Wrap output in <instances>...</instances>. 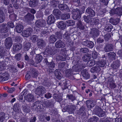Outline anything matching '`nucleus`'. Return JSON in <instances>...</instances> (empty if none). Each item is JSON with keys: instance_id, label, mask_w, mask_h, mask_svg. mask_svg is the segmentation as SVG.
Returning <instances> with one entry per match:
<instances>
[{"instance_id": "51", "label": "nucleus", "mask_w": 122, "mask_h": 122, "mask_svg": "<svg viewBox=\"0 0 122 122\" xmlns=\"http://www.w3.org/2000/svg\"><path fill=\"white\" fill-rule=\"evenodd\" d=\"M81 75L82 76H90V74L88 73L87 70L85 69L81 71Z\"/></svg>"}, {"instance_id": "10", "label": "nucleus", "mask_w": 122, "mask_h": 122, "mask_svg": "<svg viewBox=\"0 0 122 122\" xmlns=\"http://www.w3.org/2000/svg\"><path fill=\"white\" fill-rule=\"evenodd\" d=\"M40 101H36L32 105L33 107H34L36 108H37L38 109H40L42 110L44 109L45 107V105L44 104H41Z\"/></svg>"}, {"instance_id": "35", "label": "nucleus", "mask_w": 122, "mask_h": 122, "mask_svg": "<svg viewBox=\"0 0 122 122\" xmlns=\"http://www.w3.org/2000/svg\"><path fill=\"white\" fill-rule=\"evenodd\" d=\"M37 0H30L29 4L30 7H34L37 5Z\"/></svg>"}, {"instance_id": "20", "label": "nucleus", "mask_w": 122, "mask_h": 122, "mask_svg": "<svg viewBox=\"0 0 122 122\" xmlns=\"http://www.w3.org/2000/svg\"><path fill=\"white\" fill-rule=\"evenodd\" d=\"M86 103L87 108L91 109L94 107L95 105V103L93 100H88L86 101Z\"/></svg>"}, {"instance_id": "27", "label": "nucleus", "mask_w": 122, "mask_h": 122, "mask_svg": "<svg viewBox=\"0 0 122 122\" xmlns=\"http://www.w3.org/2000/svg\"><path fill=\"white\" fill-rule=\"evenodd\" d=\"M22 48L21 44L20 43H15L13 47V51H17L21 49Z\"/></svg>"}, {"instance_id": "33", "label": "nucleus", "mask_w": 122, "mask_h": 122, "mask_svg": "<svg viewBox=\"0 0 122 122\" xmlns=\"http://www.w3.org/2000/svg\"><path fill=\"white\" fill-rule=\"evenodd\" d=\"M58 27L62 30H63L65 28L66 25L65 23L63 21H61L58 22Z\"/></svg>"}, {"instance_id": "5", "label": "nucleus", "mask_w": 122, "mask_h": 122, "mask_svg": "<svg viewBox=\"0 0 122 122\" xmlns=\"http://www.w3.org/2000/svg\"><path fill=\"white\" fill-rule=\"evenodd\" d=\"M72 18L75 20H77L79 21L81 20V12L79 9H76V11L74 12H73Z\"/></svg>"}, {"instance_id": "18", "label": "nucleus", "mask_w": 122, "mask_h": 122, "mask_svg": "<svg viewBox=\"0 0 122 122\" xmlns=\"http://www.w3.org/2000/svg\"><path fill=\"white\" fill-rule=\"evenodd\" d=\"M48 20L47 22V24L50 25L54 23L56 20L55 18L54 15L51 14L49 15L48 17Z\"/></svg>"}, {"instance_id": "15", "label": "nucleus", "mask_w": 122, "mask_h": 122, "mask_svg": "<svg viewBox=\"0 0 122 122\" xmlns=\"http://www.w3.org/2000/svg\"><path fill=\"white\" fill-rule=\"evenodd\" d=\"M86 111L85 107H81L77 112L78 114L83 118L85 117L86 115Z\"/></svg>"}, {"instance_id": "43", "label": "nucleus", "mask_w": 122, "mask_h": 122, "mask_svg": "<svg viewBox=\"0 0 122 122\" xmlns=\"http://www.w3.org/2000/svg\"><path fill=\"white\" fill-rule=\"evenodd\" d=\"M99 20L98 19L93 18L92 19L90 24L92 25H96L99 24Z\"/></svg>"}, {"instance_id": "62", "label": "nucleus", "mask_w": 122, "mask_h": 122, "mask_svg": "<svg viewBox=\"0 0 122 122\" xmlns=\"http://www.w3.org/2000/svg\"><path fill=\"white\" fill-rule=\"evenodd\" d=\"M56 35L57 39H60L62 38V34L60 32H57L56 33Z\"/></svg>"}, {"instance_id": "56", "label": "nucleus", "mask_w": 122, "mask_h": 122, "mask_svg": "<svg viewBox=\"0 0 122 122\" xmlns=\"http://www.w3.org/2000/svg\"><path fill=\"white\" fill-rule=\"evenodd\" d=\"M65 73L66 76H72L73 74L71 70L69 69L66 71Z\"/></svg>"}, {"instance_id": "3", "label": "nucleus", "mask_w": 122, "mask_h": 122, "mask_svg": "<svg viewBox=\"0 0 122 122\" xmlns=\"http://www.w3.org/2000/svg\"><path fill=\"white\" fill-rule=\"evenodd\" d=\"M8 51L5 49L4 47L1 46H0V56L1 58H3L4 61L0 62V71H1L5 69L6 68L5 65L4 64L5 61L6 62V59L9 60L7 56L8 55L7 52Z\"/></svg>"}, {"instance_id": "24", "label": "nucleus", "mask_w": 122, "mask_h": 122, "mask_svg": "<svg viewBox=\"0 0 122 122\" xmlns=\"http://www.w3.org/2000/svg\"><path fill=\"white\" fill-rule=\"evenodd\" d=\"M53 97L56 101L59 102H60L62 99V97L60 94L55 93L53 95Z\"/></svg>"}, {"instance_id": "48", "label": "nucleus", "mask_w": 122, "mask_h": 122, "mask_svg": "<svg viewBox=\"0 0 122 122\" xmlns=\"http://www.w3.org/2000/svg\"><path fill=\"white\" fill-rule=\"evenodd\" d=\"M105 51L107 52L112 51L113 50L112 45L111 44H109L106 45L105 48Z\"/></svg>"}, {"instance_id": "26", "label": "nucleus", "mask_w": 122, "mask_h": 122, "mask_svg": "<svg viewBox=\"0 0 122 122\" xmlns=\"http://www.w3.org/2000/svg\"><path fill=\"white\" fill-rule=\"evenodd\" d=\"M65 111H68L70 113H71L74 110V107L72 105H68L66 106L64 108Z\"/></svg>"}, {"instance_id": "53", "label": "nucleus", "mask_w": 122, "mask_h": 122, "mask_svg": "<svg viewBox=\"0 0 122 122\" xmlns=\"http://www.w3.org/2000/svg\"><path fill=\"white\" fill-rule=\"evenodd\" d=\"M89 17V16H86L85 15L83 16L84 20L85 22L90 24V22H91V20H92V18H91Z\"/></svg>"}, {"instance_id": "8", "label": "nucleus", "mask_w": 122, "mask_h": 122, "mask_svg": "<svg viewBox=\"0 0 122 122\" xmlns=\"http://www.w3.org/2000/svg\"><path fill=\"white\" fill-rule=\"evenodd\" d=\"M13 110L16 112L18 116H19L20 117L22 116L23 114L21 112L19 108V106L17 103L14 104L13 107Z\"/></svg>"}, {"instance_id": "52", "label": "nucleus", "mask_w": 122, "mask_h": 122, "mask_svg": "<svg viewBox=\"0 0 122 122\" xmlns=\"http://www.w3.org/2000/svg\"><path fill=\"white\" fill-rule=\"evenodd\" d=\"M95 61L94 60H91L87 63L88 66L91 67L95 65Z\"/></svg>"}, {"instance_id": "64", "label": "nucleus", "mask_w": 122, "mask_h": 122, "mask_svg": "<svg viewBox=\"0 0 122 122\" xmlns=\"http://www.w3.org/2000/svg\"><path fill=\"white\" fill-rule=\"evenodd\" d=\"M24 63L22 62H19L17 63L18 67L20 68H23L24 66Z\"/></svg>"}, {"instance_id": "12", "label": "nucleus", "mask_w": 122, "mask_h": 122, "mask_svg": "<svg viewBox=\"0 0 122 122\" xmlns=\"http://www.w3.org/2000/svg\"><path fill=\"white\" fill-rule=\"evenodd\" d=\"M25 20L28 23H30L34 19L35 16L33 15H32L29 13H28L24 17Z\"/></svg>"}, {"instance_id": "6", "label": "nucleus", "mask_w": 122, "mask_h": 122, "mask_svg": "<svg viewBox=\"0 0 122 122\" xmlns=\"http://www.w3.org/2000/svg\"><path fill=\"white\" fill-rule=\"evenodd\" d=\"M30 71H27V74L25 76H26V75L28 76H38L39 72L37 69L32 68L30 69Z\"/></svg>"}, {"instance_id": "16", "label": "nucleus", "mask_w": 122, "mask_h": 122, "mask_svg": "<svg viewBox=\"0 0 122 122\" xmlns=\"http://www.w3.org/2000/svg\"><path fill=\"white\" fill-rule=\"evenodd\" d=\"M82 44L83 45L86 46L90 48H92L94 45V43L93 42L88 40L83 41Z\"/></svg>"}, {"instance_id": "13", "label": "nucleus", "mask_w": 122, "mask_h": 122, "mask_svg": "<svg viewBox=\"0 0 122 122\" xmlns=\"http://www.w3.org/2000/svg\"><path fill=\"white\" fill-rule=\"evenodd\" d=\"M113 77H108V83L109 84L110 87L111 89H114L116 87Z\"/></svg>"}, {"instance_id": "63", "label": "nucleus", "mask_w": 122, "mask_h": 122, "mask_svg": "<svg viewBox=\"0 0 122 122\" xmlns=\"http://www.w3.org/2000/svg\"><path fill=\"white\" fill-rule=\"evenodd\" d=\"M10 77H0V82H2L7 81L9 79Z\"/></svg>"}, {"instance_id": "29", "label": "nucleus", "mask_w": 122, "mask_h": 122, "mask_svg": "<svg viewBox=\"0 0 122 122\" xmlns=\"http://www.w3.org/2000/svg\"><path fill=\"white\" fill-rule=\"evenodd\" d=\"M76 24L77 28L81 30H83L84 29L85 24L84 23L82 22L81 20L78 21Z\"/></svg>"}, {"instance_id": "17", "label": "nucleus", "mask_w": 122, "mask_h": 122, "mask_svg": "<svg viewBox=\"0 0 122 122\" xmlns=\"http://www.w3.org/2000/svg\"><path fill=\"white\" fill-rule=\"evenodd\" d=\"M12 45L11 39L10 37H8L5 40V45L7 49H10Z\"/></svg>"}, {"instance_id": "14", "label": "nucleus", "mask_w": 122, "mask_h": 122, "mask_svg": "<svg viewBox=\"0 0 122 122\" xmlns=\"http://www.w3.org/2000/svg\"><path fill=\"white\" fill-rule=\"evenodd\" d=\"M37 93L39 96H42L46 92L45 88L42 86H40L37 88Z\"/></svg>"}, {"instance_id": "21", "label": "nucleus", "mask_w": 122, "mask_h": 122, "mask_svg": "<svg viewBox=\"0 0 122 122\" xmlns=\"http://www.w3.org/2000/svg\"><path fill=\"white\" fill-rule=\"evenodd\" d=\"M3 7H1L0 8V23H2L5 20V15L3 12L4 10Z\"/></svg>"}, {"instance_id": "46", "label": "nucleus", "mask_w": 122, "mask_h": 122, "mask_svg": "<svg viewBox=\"0 0 122 122\" xmlns=\"http://www.w3.org/2000/svg\"><path fill=\"white\" fill-rule=\"evenodd\" d=\"M66 23L67 26H73L75 24V22L73 20H68L66 21Z\"/></svg>"}, {"instance_id": "41", "label": "nucleus", "mask_w": 122, "mask_h": 122, "mask_svg": "<svg viewBox=\"0 0 122 122\" xmlns=\"http://www.w3.org/2000/svg\"><path fill=\"white\" fill-rule=\"evenodd\" d=\"M70 15L69 13L62 14L61 15V18L62 20H65L70 18Z\"/></svg>"}, {"instance_id": "25", "label": "nucleus", "mask_w": 122, "mask_h": 122, "mask_svg": "<svg viewBox=\"0 0 122 122\" xmlns=\"http://www.w3.org/2000/svg\"><path fill=\"white\" fill-rule=\"evenodd\" d=\"M25 99L28 102H34V97L31 94H28L26 96H24Z\"/></svg>"}, {"instance_id": "32", "label": "nucleus", "mask_w": 122, "mask_h": 122, "mask_svg": "<svg viewBox=\"0 0 122 122\" xmlns=\"http://www.w3.org/2000/svg\"><path fill=\"white\" fill-rule=\"evenodd\" d=\"M92 55L89 54H87L85 55L82 57L83 61L86 62L89 61L91 58Z\"/></svg>"}, {"instance_id": "59", "label": "nucleus", "mask_w": 122, "mask_h": 122, "mask_svg": "<svg viewBox=\"0 0 122 122\" xmlns=\"http://www.w3.org/2000/svg\"><path fill=\"white\" fill-rule=\"evenodd\" d=\"M46 52L47 55H51L53 54V50L51 48H48L46 50Z\"/></svg>"}, {"instance_id": "38", "label": "nucleus", "mask_w": 122, "mask_h": 122, "mask_svg": "<svg viewBox=\"0 0 122 122\" xmlns=\"http://www.w3.org/2000/svg\"><path fill=\"white\" fill-rule=\"evenodd\" d=\"M108 55L111 61L114 60L115 59L116 53L113 52H111L108 53Z\"/></svg>"}, {"instance_id": "40", "label": "nucleus", "mask_w": 122, "mask_h": 122, "mask_svg": "<svg viewBox=\"0 0 122 122\" xmlns=\"http://www.w3.org/2000/svg\"><path fill=\"white\" fill-rule=\"evenodd\" d=\"M113 26L110 24H107L105 27L106 31L108 32H111L112 29L113 28Z\"/></svg>"}, {"instance_id": "61", "label": "nucleus", "mask_w": 122, "mask_h": 122, "mask_svg": "<svg viewBox=\"0 0 122 122\" xmlns=\"http://www.w3.org/2000/svg\"><path fill=\"white\" fill-rule=\"evenodd\" d=\"M47 66L48 67L51 69V68H53L55 67V64L54 62H49Z\"/></svg>"}, {"instance_id": "50", "label": "nucleus", "mask_w": 122, "mask_h": 122, "mask_svg": "<svg viewBox=\"0 0 122 122\" xmlns=\"http://www.w3.org/2000/svg\"><path fill=\"white\" fill-rule=\"evenodd\" d=\"M98 120V117L94 116L93 117L90 118L88 120V122H97Z\"/></svg>"}, {"instance_id": "2", "label": "nucleus", "mask_w": 122, "mask_h": 122, "mask_svg": "<svg viewBox=\"0 0 122 122\" xmlns=\"http://www.w3.org/2000/svg\"><path fill=\"white\" fill-rule=\"evenodd\" d=\"M35 24L37 26L41 28V30H39L42 36H46L48 31V27L46 26V22L45 20H38L36 22Z\"/></svg>"}, {"instance_id": "54", "label": "nucleus", "mask_w": 122, "mask_h": 122, "mask_svg": "<svg viewBox=\"0 0 122 122\" xmlns=\"http://www.w3.org/2000/svg\"><path fill=\"white\" fill-rule=\"evenodd\" d=\"M66 97L68 98V99L72 102H73L76 99L75 96L72 94L67 95L66 96Z\"/></svg>"}, {"instance_id": "39", "label": "nucleus", "mask_w": 122, "mask_h": 122, "mask_svg": "<svg viewBox=\"0 0 122 122\" xmlns=\"http://www.w3.org/2000/svg\"><path fill=\"white\" fill-rule=\"evenodd\" d=\"M42 58L41 54L37 55L35 58L36 62L37 63L40 62L42 60Z\"/></svg>"}, {"instance_id": "60", "label": "nucleus", "mask_w": 122, "mask_h": 122, "mask_svg": "<svg viewBox=\"0 0 122 122\" xmlns=\"http://www.w3.org/2000/svg\"><path fill=\"white\" fill-rule=\"evenodd\" d=\"M55 76H61V71L59 69H56L54 71Z\"/></svg>"}, {"instance_id": "22", "label": "nucleus", "mask_w": 122, "mask_h": 122, "mask_svg": "<svg viewBox=\"0 0 122 122\" xmlns=\"http://www.w3.org/2000/svg\"><path fill=\"white\" fill-rule=\"evenodd\" d=\"M8 30V29L6 24L4 23L0 25V33H6Z\"/></svg>"}, {"instance_id": "55", "label": "nucleus", "mask_w": 122, "mask_h": 122, "mask_svg": "<svg viewBox=\"0 0 122 122\" xmlns=\"http://www.w3.org/2000/svg\"><path fill=\"white\" fill-rule=\"evenodd\" d=\"M113 35L111 33H107L104 35V38L106 41H108L111 37V35Z\"/></svg>"}, {"instance_id": "11", "label": "nucleus", "mask_w": 122, "mask_h": 122, "mask_svg": "<svg viewBox=\"0 0 122 122\" xmlns=\"http://www.w3.org/2000/svg\"><path fill=\"white\" fill-rule=\"evenodd\" d=\"M32 31V28L29 27L27 28L26 30L22 31V35L24 36L27 37L31 35Z\"/></svg>"}, {"instance_id": "37", "label": "nucleus", "mask_w": 122, "mask_h": 122, "mask_svg": "<svg viewBox=\"0 0 122 122\" xmlns=\"http://www.w3.org/2000/svg\"><path fill=\"white\" fill-rule=\"evenodd\" d=\"M49 3V5L52 6L54 7H56L58 6L59 2L56 0H50Z\"/></svg>"}, {"instance_id": "31", "label": "nucleus", "mask_w": 122, "mask_h": 122, "mask_svg": "<svg viewBox=\"0 0 122 122\" xmlns=\"http://www.w3.org/2000/svg\"><path fill=\"white\" fill-rule=\"evenodd\" d=\"M57 40L56 36L52 35L49 38V42L50 44L54 43Z\"/></svg>"}, {"instance_id": "58", "label": "nucleus", "mask_w": 122, "mask_h": 122, "mask_svg": "<svg viewBox=\"0 0 122 122\" xmlns=\"http://www.w3.org/2000/svg\"><path fill=\"white\" fill-rule=\"evenodd\" d=\"M5 114L4 112L0 113V122H3L5 119Z\"/></svg>"}, {"instance_id": "7", "label": "nucleus", "mask_w": 122, "mask_h": 122, "mask_svg": "<svg viewBox=\"0 0 122 122\" xmlns=\"http://www.w3.org/2000/svg\"><path fill=\"white\" fill-rule=\"evenodd\" d=\"M110 13L112 15L116 14L118 16H121L122 15V7H118L115 9L111 10Z\"/></svg>"}, {"instance_id": "42", "label": "nucleus", "mask_w": 122, "mask_h": 122, "mask_svg": "<svg viewBox=\"0 0 122 122\" xmlns=\"http://www.w3.org/2000/svg\"><path fill=\"white\" fill-rule=\"evenodd\" d=\"M106 63V60L101 59L100 61L97 62V64H98L100 67H102L104 66Z\"/></svg>"}, {"instance_id": "1", "label": "nucleus", "mask_w": 122, "mask_h": 122, "mask_svg": "<svg viewBox=\"0 0 122 122\" xmlns=\"http://www.w3.org/2000/svg\"><path fill=\"white\" fill-rule=\"evenodd\" d=\"M73 55L72 58L73 59V61L76 63L72 67L73 70L76 72H78L84 67L82 62L80 61L81 58L80 56L77 53H75V54L73 52Z\"/></svg>"}, {"instance_id": "47", "label": "nucleus", "mask_w": 122, "mask_h": 122, "mask_svg": "<svg viewBox=\"0 0 122 122\" xmlns=\"http://www.w3.org/2000/svg\"><path fill=\"white\" fill-rule=\"evenodd\" d=\"M49 2H42L41 5L40 7V9L41 10L45 9L47 6L49 4Z\"/></svg>"}, {"instance_id": "45", "label": "nucleus", "mask_w": 122, "mask_h": 122, "mask_svg": "<svg viewBox=\"0 0 122 122\" xmlns=\"http://www.w3.org/2000/svg\"><path fill=\"white\" fill-rule=\"evenodd\" d=\"M37 44L38 47L41 48H42L46 45L45 43L43 40L40 41L38 42Z\"/></svg>"}, {"instance_id": "34", "label": "nucleus", "mask_w": 122, "mask_h": 122, "mask_svg": "<svg viewBox=\"0 0 122 122\" xmlns=\"http://www.w3.org/2000/svg\"><path fill=\"white\" fill-rule=\"evenodd\" d=\"M23 29V26L20 24H17L15 27L16 31L18 33H20L22 31Z\"/></svg>"}, {"instance_id": "4", "label": "nucleus", "mask_w": 122, "mask_h": 122, "mask_svg": "<svg viewBox=\"0 0 122 122\" xmlns=\"http://www.w3.org/2000/svg\"><path fill=\"white\" fill-rule=\"evenodd\" d=\"M93 111L96 114L100 117H103L105 115V112L103 111L101 108L97 106H96L93 110Z\"/></svg>"}, {"instance_id": "57", "label": "nucleus", "mask_w": 122, "mask_h": 122, "mask_svg": "<svg viewBox=\"0 0 122 122\" xmlns=\"http://www.w3.org/2000/svg\"><path fill=\"white\" fill-rule=\"evenodd\" d=\"M31 39L33 42H36L38 39V36L36 35H34L31 38Z\"/></svg>"}, {"instance_id": "44", "label": "nucleus", "mask_w": 122, "mask_h": 122, "mask_svg": "<svg viewBox=\"0 0 122 122\" xmlns=\"http://www.w3.org/2000/svg\"><path fill=\"white\" fill-rule=\"evenodd\" d=\"M31 44L30 43H26L24 46V50L25 51H28L30 47Z\"/></svg>"}, {"instance_id": "23", "label": "nucleus", "mask_w": 122, "mask_h": 122, "mask_svg": "<svg viewBox=\"0 0 122 122\" xmlns=\"http://www.w3.org/2000/svg\"><path fill=\"white\" fill-rule=\"evenodd\" d=\"M61 13V11L58 9H54L53 11V14L55 16L56 18L58 19L60 18Z\"/></svg>"}, {"instance_id": "30", "label": "nucleus", "mask_w": 122, "mask_h": 122, "mask_svg": "<svg viewBox=\"0 0 122 122\" xmlns=\"http://www.w3.org/2000/svg\"><path fill=\"white\" fill-rule=\"evenodd\" d=\"M90 34L92 35L94 37L97 36L99 35L98 30L95 28H93L91 30Z\"/></svg>"}, {"instance_id": "19", "label": "nucleus", "mask_w": 122, "mask_h": 122, "mask_svg": "<svg viewBox=\"0 0 122 122\" xmlns=\"http://www.w3.org/2000/svg\"><path fill=\"white\" fill-rule=\"evenodd\" d=\"M46 77H45L43 78H41L40 79V78L39 77L38 78L39 79V82L43 85H44V86L48 87L50 85V84L48 85L47 81V79L46 78Z\"/></svg>"}, {"instance_id": "49", "label": "nucleus", "mask_w": 122, "mask_h": 122, "mask_svg": "<svg viewBox=\"0 0 122 122\" xmlns=\"http://www.w3.org/2000/svg\"><path fill=\"white\" fill-rule=\"evenodd\" d=\"M100 69L98 66H95L92 67L91 69V71L92 73L98 72L100 71Z\"/></svg>"}, {"instance_id": "28", "label": "nucleus", "mask_w": 122, "mask_h": 122, "mask_svg": "<svg viewBox=\"0 0 122 122\" xmlns=\"http://www.w3.org/2000/svg\"><path fill=\"white\" fill-rule=\"evenodd\" d=\"M55 46L57 48H63L65 46V44L61 41L59 40L55 43Z\"/></svg>"}, {"instance_id": "9", "label": "nucleus", "mask_w": 122, "mask_h": 122, "mask_svg": "<svg viewBox=\"0 0 122 122\" xmlns=\"http://www.w3.org/2000/svg\"><path fill=\"white\" fill-rule=\"evenodd\" d=\"M59 8L65 13H67L70 11L68 6L66 4H60L58 5Z\"/></svg>"}, {"instance_id": "36", "label": "nucleus", "mask_w": 122, "mask_h": 122, "mask_svg": "<svg viewBox=\"0 0 122 122\" xmlns=\"http://www.w3.org/2000/svg\"><path fill=\"white\" fill-rule=\"evenodd\" d=\"M70 34L67 32H66L63 35V38L67 42H69L70 40Z\"/></svg>"}]
</instances>
